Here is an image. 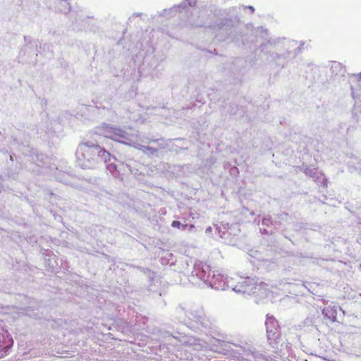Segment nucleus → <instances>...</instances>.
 I'll return each instance as SVG.
<instances>
[{
  "label": "nucleus",
  "mask_w": 361,
  "mask_h": 361,
  "mask_svg": "<svg viewBox=\"0 0 361 361\" xmlns=\"http://www.w3.org/2000/svg\"><path fill=\"white\" fill-rule=\"evenodd\" d=\"M24 41L25 43V47L22 48L20 51V56H25L27 51V49H31L33 48L34 46L31 45L32 44V37L30 36H24Z\"/></svg>",
  "instance_id": "nucleus-6"
},
{
  "label": "nucleus",
  "mask_w": 361,
  "mask_h": 361,
  "mask_svg": "<svg viewBox=\"0 0 361 361\" xmlns=\"http://www.w3.org/2000/svg\"><path fill=\"white\" fill-rule=\"evenodd\" d=\"M322 314L325 319L331 322H335L337 320V311L334 307H326L322 310Z\"/></svg>",
  "instance_id": "nucleus-4"
},
{
  "label": "nucleus",
  "mask_w": 361,
  "mask_h": 361,
  "mask_svg": "<svg viewBox=\"0 0 361 361\" xmlns=\"http://www.w3.org/2000/svg\"><path fill=\"white\" fill-rule=\"evenodd\" d=\"M76 165L82 169H88L90 165V145L87 142L80 144L75 152Z\"/></svg>",
  "instance_id": "nucleus-1"
},
{
  "label": "nucleus",
  "mask_w": 361,
  "mask_h": 361,
  "mask_svg": "<svg viewBox=\"0 0 361 361\" xmlns=\"http://www.w3.org/2000/svg\"><path fill=\"white\" fill-rule=\"evenodd\" d=\"M90 109L87 105L81 104L78 107V111L75 114V117L78 119H82L84 118L85 119L87 118L89 116Z\"/></svg>",
  "instance_id": "nucleus-5"
},
{
  "label": "nucleus",
  "mask_w": 361,
  "mask_h": 361,
  "mask_svg": "<svg viewBox=\"0 0 361 361\" xmlns=\"http://www.w3.org/2000/svg\"><path fill=\"white\" fill-rule=\"evenodd\" d=\"M13 142H14V143H15V144H16V143H18V139H17V138H15V139L13 140Z\"/></svg>",
  "instance_id": "nucleus-11"
},
{
  "label": "nucleus",
  "mask_w": 361,
  "mask_h": 361,
  "mask_svg": "<svg viewBox=\"0 0 361 361\" xmlns=\"http://www.w3.org/2000/svg\"><path fill=\"white\" fill-rule=\"evenodd\" d=\"M181 226H182L183 228H185L186 227L188 226V224H184V225H181Z\"/></svg>",
  "instance_id": "nucleus-12"
},
{
  "label": "nucleus",
  "mask_w": 361,
  "mask_h": 361,
  "mask_svg": "<svg viewBox=\"0 0 361 361\" xmlns=\"http://www.w3.org/2000/svg\"><path fill=\"white\" fill-rule=\"evenodd\" d=\"M171 226L173 227V228H180V227L181 226V224L178 221H173L171 223Z\"/></svg>",
  "instance_id": "nucleus-7"
},
{
  "label": "nucleus",
  "mask_w": 361,
  "mask_h": 361,
  "mask_svg": "<svg viewBox=\"0 0 361 361\" xmlns=\"http://www.w3.org/2000/svg\"><path fill=\"white\" fill-rule=\"evenodd\" d=\"M0 321V358L6 356L13 344V340L6 330L4 329Z\"/></svg>",
  "instance_id": "nucleus-2"
},
{
  "label": "nucleus",
  "mask_w": 361,
  "mask_h": 361,
  "mask_svg": "<svg viewBox=\"0 0 361 361\" xmlns=\"http://www.w3.org/2000/svg\"><path fill=\"white\" fill-rule=\"evenodd\" d=\"M23 153L26 156H28L26 152H23ZM29 160L34 162L38 167H40L41 169L49 167L48 164L49 163V158L47 155L42 153L33 152L29 155Z\"/></svg>",
  "instance_id": "nucleus-3"
},
{
  "label": "nucleus",
  "mask_w": 361,
  "mask_h": 361,
  "mask_svg": "<svg viewBox=\"0 0 361 361\" xmlns=\"http://www.w3.org/2000/svg\"><path fill=\"white\" fill-rule=\"evenodd\" d=\"M61 176H65V175H64V174H62ZM57 179H58L60 182H63V183H66V179H64V178H63V177H61V178L57 177Z\"/></svg>",
  "instance_id": "nucleus-8"
},
{
  "label": "nucleus",
  "mask_w": 361,
  "mask_h": 361,
  "mask_svg": "<svg viewBox=\"0 0 361 361\" xmlns=\"http://www.w3.org/2000/svg\"><path fill=\"white\" fill-rule=\"evenodd\" d=\"M21 147H25V145L23 144Z\"/></svg>",
  "instance_id": "nucleus-13"
},
{
  "label": "nucleus",
  "mask_w": 361,
  "mask_h": 361,
  "mask_svg": "<svg viewBox=\"0 0 361 361\" xmlns=\"http://www.w3.org/2000/svg\"><path fill=\"white\" fill-rule=\"evenodd\" d=\"M189 228L190 229H193L195 228V225L194 224H190L188 226Z\"/></svg>",
  "instance_id": "nucleus-10"
},
{
  "label": "nucleus",
  "mask_w": 361,
  "mask_h": 361,
  "mask_svg": "<svg viewBox=\"0 0 361 361\" xmlns=\"http://www.w3.org/2000/svg\"><path fill=\"white\" fill-rule=\"evenodd\" d=\"M146 149H147V150H148L152 153L157 152V149L154 148H152V147H146Z\"/></svg>",
  "instance_id": "nucleus-9"
}]
</instances>
